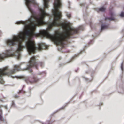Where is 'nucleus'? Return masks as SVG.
I'll return each mask as SVG.
<instances>
[{
  "label": "nucleus",
  "mask_w": 124,
  "mask_h": 124,
  "mask_svg": "<svg viewBox=\"0 0 124 124\" xmlns=\"http://www.w3.org/2000/svg\"><path fill=\"white\" fill-rule=\"evenodd\" d=\"M11 49L7 50L5 53H3L2 54H0V59L1 60L4 59V58L8 57L14 55L12 54Z\"/></svg>",
  "instance_id": "5"
},
{
  "label": "nucleus",
  "mask_w": 124,
  "mask_h": 124,
  "mask_svg": "<svg viewBox=\"0 0 124 124\" xmlns=\"http://www.w3.org/2000/svg\"><path fill=\"white\" fill-rule=\"evenodd\" d=\"M0 83L1 84H3L4 83V81L2 80H1L0 81Z\"/></svg>",
  "instance_id": "18"
},
{
  "label": "nucleus",
  "mask_w": 124,
  "mask_h": 124,
  "mask_svg": "<svg viewBox=\"0 0 124 124\" xmlns=\"http://www.w3.org/2000/svg\"><path fill=\"white\" fill-rule=\"evenodd\" d=\"M24 79L27 84H32L36 82L39 80V79L35 76H34L32 78L27 77L25 78Z\"/></svg>",
  "instance_id": "4"
},
{
  "label": "nucleus",
  "mask_w": 124,
  "mask_h": 124,
  "mask_svg": "<svg viewBox=\"0 0 124 124\" xmlns=\"http://www.w3.org/2000/svg\"><path fill=\"white\" fill-rule=\"evenodd\" d=\"M106 9L104 7H102L100 8L99 10H97V12H98L100 11L102 12H104L105 11Z\"/></svg>",
  "instance_id": "9"
},
{
  "label": "nucleus",
  "mask_w": 124,
  "mask_h": 124,
  "mask_svg": "<svg viewBox=\"0 0 124 124\" xmlns=\"http://www.w3.org/2000/svg\"><path fill=\"white\" fill-rule=\"evenodd\" d=\"M108 26L105 24H102L101 26V30H102L103 29L106 28L108 27Z\"/></svg>",
  "instance_id": "10"
},
{
  "label": "nucleus",
  "mask_w": 124,
  "mask_h": 124,
  "mask_svg": "<svg viewBox=\"0 0 124 124\" xmlns=\"http://www.w3.org/2000/svg\"><path fill=\"white\" fill-rule=\"evenodd\" d=\"M20 65H15L14 66V69L10 71V73L13 74L15 73L16 71H18L21 70Z\"/></svg>",
  "instance_id": "7"
},
{
  "label": "nucleus",
  "mask_w": 124,
  "mask_h": 124,
  "mask_svg": "<svg viewBox=\"0 0 124 124\" xmlns=\"http://www.w3.org/2000/svg\"><path fill=\"white\" fill-rule=\"evenodd\" d=\"M25 93V92L23 91V90L20 91L18 93L19 94L20 93Z\"/></svg>",
  "instance_id": "16"
},
{
  "label": "nucleus",
  "mask_w": 124,
  "mask_h": 124,
  "mask_svg": "<svg viewBox=\"0 0 124 124\" xmlns=\"http://www.w3.org/2000/svg\"><path fill=\"white\" fill-rule=\"evenodd\" d=\"M3 107V106L2 105H1L0 106V108H1V107Z\"/></svg>",
  "instance_id": "21"
},
{
  "label": "nucleus",
  "mask_w": 124,
  "mask_h": 124,
  "mask_svg": "<svg viewBox=\"0 0 124 124\" xmlns=\"http://www.w3.org/2000/svg\"><path fill=\"white\" fill-rule=\"evenodd\" d=\"M5 107H6V106H5Z\"/></svg>",
  "instance_id": "23"
},
{
  "label": "nucleus",
  "mask_w": 124,
  "mask_h": 124,
  "mask_svg": "<svg viewBox=\"0 0 124 124\" xmlns=\"http://www.w3.org/2000/svg\"><path fill=\"white\" fill-rule=\"evenodd\" d=\"M110 15L111 16L110 17H105V20L110 21L111 20H113L114 19V18L112 17L113 16H114V13L111 12L110 13Z\"/></svg>",
  "instance_id": "8"
},
{
  "label": "nucleus",
  "mask_w": 124,
  "mask_h": 124,
  "mask_svg": "<svg viewBox=\"0 0 124 124\" xmlns=\"http://www.w3.org/2000/svg\"><path fill=\"white\" fill-rule=\"evenodd\" d=\"M22 32L18 35L13 36L12 39H8L6 41L7 45L9 46H14L16 43H18V47L16 51L18 54V57L20 56V52L22 51L24 47L22 45V43L25 40H28L26 43V46L29 55L35 53L36 50H42L43 47L45 46V44L39 43L38 44V47H36L34 41L31 39L35 36L49 38L57 45L63 46V32L61 33L60 31H54V34L51 35L49 33V31H39V33L37 34L35 33V31Z\"/></svg>",
  "instance_id": "2"
},
{
  "label": "nucleus",
  "mask_w": 124,
  "mask_h": 124,
  "mask_svg": "<svg viewBox=\"0 0 124 124\" xmlns=\"http://www.w3.org/2000/svg\"><path fill=\"white\" fill-rule=\"evenodd\" d=\"M32 72V70L31 69L30 70V73H31V72Z\"/></svg>",
  "instance_id": "19"
},
{
  "label": "nucleus",
  "mask_w": 124,
  "mask_h": 124,
  "mask_svg": "<svg viewBox=\"0 0 124 124\" xmlns=\"http://www.w3.org/2000/svg\"><path fill=\"white\" fill-rule=\"evenodd\" d=\"M22 77H21L20 78H22Z\"/></svg>",
  "instance_id": "22"
},
{
  "label": "nucleus",
  "mask_w": 124,
  "mask_h": 124,
  "mask_svg": "<svg viewBox=\"0 0 124 124\" xmlns=\"http://www.w3.org/2000/svg\"><path fill=\"white\" fill-rule=\"evenodd\" d=\"M0 112L1 113L0 114V120L1 121H4V119L2 118V113L1 110H0Z\"/></svg>",
  "instance_id": "11"
},
{
  "label": "nucleus",
  "mask_w": 124,
  "mask_h": 124,
  "mask_svg": "<svg viewBox=\"0 0 124 124\" xmlns=\"http://www.w3.org/2000/svg\"><path fill=\"white\" fill-rule=\"evenodd\" d=\"M25 4L31 15L28 20L25 21H20L16 22V24H22L23 25V30L20 31H35L37 26L44 24L47 25V30L39 31H48L53 30L55 27L57 30L60 29L62 31H77V27H74L71 25L68 21H62L61 11L59 10L62 6L61 0H54L51 15L46 12L44 8H48L49 0H43V5L42 7H39V12L37 16L34 14L31 6L32 4H35V0H24ZM54 31H59L55 30Z\"/></svg>",
  "instance_id": "1"
},
{
  "label": "nucleus",
  "mask_w": 124,
  "mask_h": 124,
  "mask_svg": "<svg viewBox=\"0 0 124 124\" xmlns=\"http://www.w3.org/2000/svg\"><path fill=\"white\" fill-rule=\"evenodd\" d=\"M8 69V67H6L2 69H0V78L2 77L3 76L8 75V73L7 71Z\"/></svg>",
  "instance_id": "6"
},
{
  "label": "nucleus",
  "mask_w": 124,
  "mask_h": 124,
  "mask_svg": "<svg viewBox=\"0 0 124 124\" xmlns=\"http://www.w3.org/2000/svg\"><path fill=\"white\" fill-rule=\"evenodd\" d=\"M39 64L40 65L41 67H42L44 65L43 63L42 62H40L39 63Z\"/></svg>",
  "instance_id": "12"
},
{
  "label": "nucleus",
  "mask_w": 124,
  "mask_h": 124,
  "mask_svg": "<svg viewBox=\"0 0 124 124\" xmlns=\"http://www.w3.org/2000/svg\"><path fill=\"white\" fill-rule=\"evenodd\" d=\"M121 68L122 70H123V68L122 65H121Z\"/></svg>",
  "instance_id": "20"
},
{
  "label": "nucleus",
  "mask_w": 124,
  "mask_h": 124,
  "mask_svg": "<svg viewBox=\"0 0 124 124\" xmlns=\"http://www.w3.org/2000/svg\"><path fill=\"white\" fill-rule=\"evenodd\" d=\"M19 97V96L17 95H15L14 96V97L15 98H17Z\"/></svg>",
  "instance_id": "17"
},
{
  "label": "nucleus",
  "mask_w": 124,
  "mask_h": 124,
  "mask_svg": "<svg viewBox=\"0 0 124 124\" xmlns=\"http://www.w3.org/2000/svg\"><path fill=\"white\" fill-rule=\"evenodd\" d=\"M66 16L68 18H70L71 16V14L70 13H67L66 14Z\"/></svg>",
  "instance_id": "13"
},
{
  "label": "nucleus",
  "mask_w": 124,
  "mask_h": 124,
  "mask_svg": "<svg viewBox=\"0 0 124 124\" xmlns=\"http://www.w3.org/2000/svg\"><path fill=\"white\" fill-rule=\"evenodd\" d=\"M36 61V59L35 57L33 56L31 57L29 62V64L25 69V70H29L32 67H35L36 69H38V64Z\"/></svg>",
  "instance_id": "3"
},
{
  "label": "nucleus",
  "mask_w": 124,
  "mask_h": 124,
  "mask_svg": "<svg viewBox=\"0 0 124 124\" xmlns=\"http://www.w3.org/2000/svg\"><path fill=\"white\" fill-rule=\"evenodd\" d=\"M120 16L121 17H123L124 16V12H122L120 15Z\"/></svg>",
  "instance_id": "14"
},
{
  "label": "nucleus",
  "mask_w": 124,
  "mask_h": 124,
  "mask_svg": "<svg viewBox=\"0 0 124 124\" xmlns=\"http://www.w3.org/2000/svg\"><path fill=\"white\" fill-rule=\"evenodd\" d=\"M12 106L13 107H15V103L14 101H12Z\"/></svg>",
  "instance_id": "15"
}]
</instances>
